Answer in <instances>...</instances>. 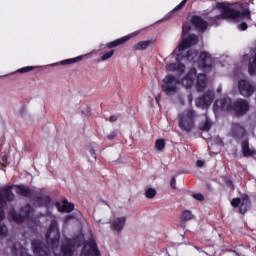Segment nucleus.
<instances>
[{
	"label": "nucleus",
	"mask_w": 256,
	"mask_h": 256,
	"mask_svg": "<svg viewBox=\"0 0 256 256\" xmlns=\"http://www.w3.org/2000/svg\"><path fill=\"white\" fill-rule=\"evenodd\" d=\"M241 8L245 7L241 12L239 10L233 9L229 6H225V3H218V8L222 9L221 14L216 15L214 19L217 21L221 19H232V21H241L242 19H251V10H249V4L242 3L240 5Z\"/></svg>",
	"instance_id": "f257e3e1"
},
{
	"label": "nucleus",
	"mask_w": 256,
	"mask_h": 256,
	"mask_svg": "<svg viewBox=\"0 0 256 256\" xmlns=\"http://www.w3.org/2000/svg\"><path fill=\"white\" fill-rule=\"evenodd\" d=\"M227 103V100L221 99L217 100L215 102V105H220V109L222 111H234L236 117H243V115H247L250 109L249 101L243 99V98H238L234 102L225 105Z\"/></svg>",
	"instance_id": "f03ea898"
},
{
	"label": "nucleus",
	"mask_w": 256,
	"mask_h": 256,
	"mask_svg": "<svg viewBox=\"0 0 256 256\" xmlns=\"http://www.w3.org/2000/svg\"><path fill=\"white\" fill-rule=\"evenodd\" d=\"M196 79V91L198 93H202L205 91V87H207V75L205 74H198L196 68H190L189 72L182 80V84L185 86L186 89H190L193 87Z\"/></svg>",
	"instance_id": "7ed1b4c3"
},
{
	"label": "nucleus",
	"mask_w": 256,
	"mask_h": 256,
	"mask_svg": "<svg viewBox=\"0 0 256 256\" xmlns=\"http://www.w3.org/2000/svg\"><path fill=\"white\" fill-rule=\"evenodd\" d=\"M197 117V112L189 108L185 109L178 114V127L185 131L186 133H191L195 129V119Z\"/></svg>",
	"instance_id": "20e7f679"
},
{
	"label": "nucleus",
	"mask_w": 256,
	"mask_h": 256,
	"mask_svg": "<svg viewBox=\"0 0 256 256\" xmlns=\"http://www.w3.org/2000/svg\"><path fill=\"white\" fill-rule=\"evenodd\" d=\"M45 237L47 245H49L51 249H55L59 243V239H61V234L59 233V223H57V220H51Z\"/></svg>",
	"instance_id": "39448f33"
},
{
	"label": "nucleus",
	"mask_w": 256,
	"mask_h": 256,
	"mask_svg": "<svg viewBox=\"0 0 256 256\" xmlns=\"http://www.w3.org/2000/svg\"><path fill=\"white\" fill-rule=\"evenodd\" d=\"M163 84L161 89L165 95H173L177 93V85H179V80L174 75H167L162 80Z\"/></svg>",
	"instance_id": "423d86ee"
},
{
	"label": "nucleus",
	"mask_w": 256,
	"mask_h": 256,
	"mask_svg": "<svg viewBox=\"0 0 256 256\" xmlns=\"http://www.w3.org/2000/svg\"><path fill=\"white\" fill-rule=\"evenodd\" d=\"M13 189V185H8L0 190V207H7V203H13L15 201Z\"/></svg>",
	"instance_id": "0eeeda50"
},
{
	"label": "nucleus",
	"mask_w": 256,
	"mask_h": 256,
	"mask_svg": "<svg viewBox=\"0 0 256 256\" xmlns=\"http://www.w3.org/2000/svg\"><path fill=\"white\" fill-rule=\"evenodd\" d=\"M238 91L242 97H251L255 93V87L245 79L238 81Z\"/></svg>",
	"instance_id": "6e6552de"
},
{
	"label": "nucleus",
	"mask_w": 256,
	"mask_h": 256,
	"mask_svg": "<svg viewBox=\"0 0 256 256\" xmlns=\"http://www.w3.org/2000/svg\"><path fill=\"white\" fill-rule=\"evenodd\" d=\"M88 249L87 247H84L80 253V256H101V252L99 251V248H97V242L95 239L91 238L88 242Z\"/></svg>",
	"instance_id": "1a4fd4ad"
},
{
	"label": "nucleus",
	"mask_w": 256,
	"mask_h": 256,
	"mask_svg": "<svg viewBox=\"0 0 256 256\" xmlns=\"http://www.w3.org/2000/svg\"><path fill=\"white\" fill-rule=\"evenodd\" d=\"M197 43H199V36L190 34L179 43L177 49L178 51H185V49H189V47H193V45H197Z\"/></svg>",
	"instance_id": "9d476101"
},
{
	"label": "nucleus",
	"mask_w": 256,
	"mask_h": 256,
	"mask_svg": "<svg viewBox=\"0 0 256 256\" xmlns=\"http://www.w3.org/2000/svg\"><path fill=\"white\" fill-rule=\"evenodd\" d=\"M200 67L203 71H211L213 69V57L209 52H201L199 55Z\"/></svg>",
	"instance_id": "9b49d317"
},
{
	"label": "nucleus",
	"mask_w": 256,
	"mask_h": 256,
	"mask_svg": "<svg viewBox=\"0 0 256 256\" xmlns=\"http://www.w3.org/2000/svg\"><path fill=\"white\" fill-rule=\"evenodd\" d=\"M215 99V92L208 90L196 100L197 107H209Z\"/></svg>",
	"instance_id": "f8f14e48"
},
{
	"label": "nucleus",
	"mask_w": 256,
	"mask_h": 256,
	"mask_svg": "<svg viewBox=\"0 0 256 256\" xmlns=\"http://www.w3.org/2000/svg\"><path fill=\"white\" fill-rule=\"evenodd\" d=\"M190 22L193 25V27H195V29L200 33H205V31H207V28L209 27V23L198 15L192 16Z\"/></svg>",
	"instance_id": "ddd939ff"
},
{
	"label": "nucleus",
	"mask_w": 256,
	"mask_h": 256,
	"mask_svg": "<svg viewBox=\"0 0 256 256\" xmlns=\"http://www.w3.org/2000/svg\"><path fill=\"white\" fill-rule=\"evenodd\" d=\"M126 223L127 218L125 216H122L110 221V227L115 233H121V231H123V229L125 228Z\"/></svg>",
	"instance_id": "4468645a"
},
{
	"label": "nucleus",
	"mask_w": 256,
	"mask_h": 256,
	"mask_svg": "<svg viewBox=\"0 0 256 256\" xmlns=\"http://www.w3.org/2000/svg\"><path fill=\"white\" fill-rule=\"evenodd\" d=\"M14 189L16 188L15 192L17 195H19L20 197H27V198H31L32 195H34L35 190L31 189L29 187H26L23 184H13Z\"/></svg>",
	"instance_id": "2eb2a0df"
},
{
	"label": "nucleus",
	"mask_w": 256,
	"mask_h": 256,
	"mask_svg": "<svg viewBox=\"0 0 256 256\" xmlns=\"http://www.w3.org/2000/svg\"><path fill=\"white\" fill-rule=\"evenodd\" d=\"M55 207L59 211V213H71L75 209V204L69 203L67 200L63 201V204L60 202L55 203Z\"/></svg>",
	"instance_id": "dca6fc26"
},
{
	"label": "nucleus",
	"mask_w": 256,
	"mask_h": 256,
	"mask_svg": "<svg viewBox=\"0 0 256 256\" xmlns=\"http://www.w3.org/2000/svg\"><path fill=\"white\" fill-rule=\"evenodd\" d=\"M129 39H131V35H127L122 38H118L116 40L106 43V47H107V49H115V47H119L120 45L127 43V41H129Z\"/></svg>",
	"instance_id": "f3484780"
},
{
	"label": "nucleus",
	"mask_w": 256,
	"mask_h": 256,
	"mask_svg": "<svg viewBox=\"0 0 256 256\" xmlns=\"http://www.w3.org/2000/svg\"><path fill=\"white\" fill-rule=\"evenodd\" d=\"M74 249H75V244H73V242H71V240H68L66 242V244H63L61 246V253L63 256H73Z\"/></svg>",
	"instance_id": "a211bd4d"
},
{
	"label": "nucleus",
	"mask_w": 256,
	"mask_h": 256,
	"mask_svg": "<svg viewBox=\"0 0 256 256\" xmlns=\"http://www.w3.org/2000/svg\"><path fill=\"white\" fill-rule=\"evenodd\" d=\"M249 205H251V200H249V195L244 194L240 199L239 212L242 215H245V213H247V209H249Z\"/></svg>",
	"instance_id": "6ab92c4d"
},
{
	"label": "nucleus",
	"mask_w": 256,
	"mask_h": 256,
	"mask_svg": "<svg viewBox=\"0 0 256 256\" xmlns=\"http://www.w3.org/2000/svg\"><path fill=\"white\" fill-rule=\"evenodd\" d=\"M35 203L39 207H49L51 205V197L42 195L35 198Z\"/></svg>",
	"instance_id": "aec40b11"
},
{
	"label": "nucleus",
	"mask_w": 256,
	"mask_h": 256,
	"mask_svg": "<svg viewBox=\"0 0 256 256\" xmlns=\"http://www.w3.org/2000/svg\"><path fill=\"white\" fill-rule=\"evenodd\" d=\"M9 216L11 217L14 223H18V224L25 223V220H26L25 216H23V214L18 213L15 210H11L9 212Z\"/></svg>",
	"instance_id": "412c9836"
},
{
	"label": "nucleus",
	"mask_w": 256,
	"mask_h": 256,
	"mask_svg": "<svg viewBox=\"0 0 256 256\" xmlns=\"http://www.w3.org/2000/svg\"><path fill=\"white\" fill-rule=\"evenodd\" d=\"M153 43L151 40L140 41L133 46V51H145Z\"/></svg>",
	"instance_id": "4be33fe9"
},
{
	"label": "nucleus",
	"mask_w": 256,
	"mask_h": 256,
	"mask_svg": "<svg viewBox=\"0 0 256 256\" xmlns=\"http://www.w3.org/2000/svg\"><path fill=\"white\" fill-rule=\"evenodd\" d=\"M241 145H242V153L244 157H251L254 154L253 150L249 148V141L244 140L242 141Z\"/></svg>",
	"instance_id": "5701e85b"
},
{
	"label": "nucleus",
	"mask_w": 256,
	"mask_h": 256,
	"mask_svg": "<svg viewBox=\"0 0 256 256\" xmlns=\"http://www.w3.org/2000/svg\"><path fill=\"white\" fill-rule=\"evenodd\" d=\"M85 56L81 55V56H77L75 58H69L66 60H62L60 62V65H73V63H79V61H83Z\"/></svg>",
	"instance_id": "b1692460"
},
{
	"label": "nucleus",
	"mask_w": 256,
	"mask_h": 256,
	"mask_svg": "<svg viewBox=\"0 0 256 256\" xmlns=\"http://www.w3.org/2000/svg\"><path fill=\"white\" fill-rule=\"evenodd\" d=\"M180 219L182 223H187V221H191L193 219V213L190 210H184L181 213Z\"/></svg>",
	"instance_id": "393cba45"
},
{
	"label": "nucleus",
	"mask_w": 256,
	"mask_h": 256,
	"mask_svg": "<svg viewBox=\"0 0 256 256\" xmlns=\"http://www.w3.org/2000/svg\"><path fill=\"white\" fill-rule=\"evenodd\" d=\"M32 211L33 207H31V204H26V206L22 207L20 210L22 216L25 217V219H28Z\"/></svg>",
	"instance_id": "a878e982"
},
{
	"label": "nucleus",
	"mask_w": 256,
	"mask_h": 256,
	"mask_svg": "<svg viewBox=\"0 0 256 256\" xmlns=\"http://www.w3.org/2000/svg\"><path fill=\"white\" fill-rule=\"evenodd\" d=\"M248 73L250 75H255L256 73V53L253 58V62H250L248 65Z\"/></svg>",
	"instance_id": "bb28decb"
},
{
	"label": "nucleus",
	"mask_w": 256,
	"mask_h": 256,
	"mask_svg": "<svg viewBox=\"0 0 256 256\" xmlns=\"http://www.w3.org/2000/svg\"><path fill=\"white\" fill-rule=\"evenodd\" d=\"M157 195V190L155 188H148L145 191V197L146 199H153Z\"/></svg>",
	"instance_id": "cd10ccee"
},
{
	"label": "nucleus",
	"mask_w": 256,
	"mask_h": 256,
	"mask_svg": "<svg viewBox=\"0 0 256 256\" xmlns=\"http://www.w3.org/2000/svg\"><path fill=\"white\" fill-rule=\"evenodd\" d=\"M115 55V50H110L108 52H103L101 56V61H107L108 59H111Z\"/></svg>",
	"instance_id": "c85d7f7f"
},
{
	"label": "nucleus",
	"mask_w": 256,
	"mask_h": 256,
	"mask_svg": "<svg viewBox=\"0 0 256 256\" xmlns=\"http://www.w3.org/2000/svg\"><path fill=\"white\" fill-rule=\"evenodd\" d=\"M155 147L157 151H163V149H165V140L164 139L156 140Z\"/></svg>",
	"instance_id": "c756f323"
},
{
	"label": "nucleus",
	"mask_w": 256,
	"mask_h": 256,
	"mask_svg": "<svg viewBox=\"0 0 256 256\" xmlns=\"http://www.w3.org/2000/svg\"><path fill=\"white\" fill-rule=\"evenodd\" d=\"M9 233L7 226L5 224H0V238L4 239Z\"/></svg>",
	"instance_id": "7c9ffc66"
},
{
	"label": "nucleus",
	"mask_w": 256,
	"mask_h": 256,
	"mask_svg": "<svg viewBox=\"0 0 256 256\" xmlns=\"http://www.w3.org/2000/svg\"><path fill=\"white\" fill-rule=\"evenodd\" d=\"M35 69L34 66H26L17 70V73H29Z\"/></svg>",
	"instance_id": "2f4dec72"
},
{
	"label": "nucleus",
	"mask_w": 256,
	"mask_h": 256,
	"mask_svg": "<svg viewBox=\"0 0 256 256\" xmlns=\"http://www.w3.org/2000/svg\"><path fill=\"white\" fill-rule=\"evenodd\" d=\"M187 5V0H183L179 5H177L171 13H175V11H180V9H183Z\"/></svg>",
	"instance_id": "473e14b6"
},
{
	"label": "nucleus",
	"mask_w": 256,
	"mask_h": 256,
	"mask_svg": "<svg viewBox=\"0 0 256 256\" xmlns=\"http://www.w3.org/2000/svg\"><path fill=\"white\" fill-rule=\"evenodd\" d=\"M189 31H191V25L185 23L182 26V35L185 37V35H187V33H189Z\"/></svg>",
	"instance_id": "72a5a7b5"
},
{
	"label": "nucleus",
	"mask_w": 256,
	"mask_h": 256,
	"mask_svg": "<svg viewBox=\"0 0 256 256\" xmlns=\"http://www.w3.org/2000/svg\"><path fill=\"white\" fill-rule=\"evenodd\" d=\"M201 131H210L211 130V122L206 120V122L200 127Z\"/></svg>",
	"instance_id": "f704fd0d"
},
{
	"label": "nucleus",
	"mask_w": 256,
	"mask_h": 256,
	"mask_svg": "<svg viewBox=\"0 0 256 256\" xmlns=\"http://www.w3.org/2000/svg\"><path fill=\"white\" fill-rule=\"evenodd\" d=\"M106 139H108V141H113V139H117V130H113L112 132H110V134L106 136Z\"/></svg>",
	"instance_id": "c9c22d12"
},
{
	"label": "nucleus",
	"mask_w": 256,
	"mask_h": 256,
	"mask_svg": "<svg viewBox=\"0 0 256 256\" xmlns=\"http://www.w3.org/2000/svg\"><path fill=\"white\" fill-rule=\"evenodd\" d=\"M231 205L232 207H235V208L239 207V205H241V198L232 199Z\"/></svg>",
	"instance_id": "e433bc0d"
},
{
	"label": "nucleus",
	"mask_w": 256,
	"mask_h": 256,
	"mask_svg": "<svg viewBox=\"0 0 256 256\" xmlns=\"http://www.w3.org/2000/svg\"><path fill=\"white\" fill-rule=\"evenodd\" d=\"M177 69H178V66L175 63H171L167 65V71H177Z\"/></svg>",
	"instance_id": "4c0bfd02"
},
{
	"label": "nucleus",
	"mask_w": 256,
	"mask_h": 256,
	"mask_svg": "<svg viewBox=\"0 0 256 256\" xmlns=\"http://www.w3.org/2000/svg\"><path fill=\"white\" fill-rule=\"evenodd\" d=\"M193 197L196 201H205V196H203V194H194Z\"/></svg>",
	"instance_id": "58836bf2"
},
{
	"label": "nucleus",
	"mask_w": 256,
	"mask_h": 256,
	"mask_svg": "<svg viewBox=\"0 0 256 256\" xmlns=\"http://www.w3.org/2000/svg\"><path fill=\"white\" fill-rule=\"evenodd\" d=\"M170 186L172 189H177V180L175 179V177L171 178Z\"/></svg>",
	"instance_id": "ea45409f"
},
{
	"label": "nucleus",
	"mask_w": 256,
	"mask_h": 256,
	"mask_svg": "<svg viewBox=\"0 0 256 256\" xmlns=\"http://www.w3.org/2000/svg\"><path fill=\"white\" fill-rule=\"evenodd\" d=\"M5 219V207H0V221Z\"/></svg>",
	"instance_id": "a19ab883"
},
{
	"label": "nucleus",
	"mask_w": 256,
	"mask_h": 256,
	"mask_svg": "<svg viewBox=\"0 0 256 256\" xmlns=\"http://www.w3.org/2000/svg\"><path fill=\"white\" fill-rule=\"evenodd\" d=\"M248 27H249V26L247 25L246 22H242V23L240 24V29H241V31H247Z\"/></svg>",
	"instance_id": "79ce46f5"
},
{
	"label": "nucleus",
	"mask_w": 256,
	"mask_h": 256,
	"mask_svg": "<svg viewBox=\"0 0 256 256\" xmlns=\"http://www.w3.org/2000/svg\"><path fill=\"white\" fill-rule=\"evenodd\" d=\"M117 119H118L117 116L112 115L109 117L108 121H110V123H115V121H117Z\"/></svg>",
	"instance_id": "37998d69"
},
{
	"label": "nucleus",
	"mask_w": 256,
	"mask_h": 256,
	"mask_svg": "<svg viewBox=\"0 0 256 256\" xmlns=\"http://www.w3.org/2000/svg\"><path fill=\"white\" fill-rule=\"evenodd\" d=\"M89 153H90V155L92 156V157H94V159H97V154L95 153V149H90L89 150Z\"/></svg>",
	"instance_id": "c03bdc74"
},
{
	"label": "nucleus",
	"mask_w": 256,
	"mask_h": 256,
	"mask_svg": "<svg viewBox=\"0 0 256 256\" xmlns=\"http://www.w3.org/2000/svg\"><path fill=\"white\" fill-rule=\"evenodd\" d=\"M225 184H226L227 187H233V180L228 179V180L225 181Z\"/></svg>",
	"instance_id": "a18cd8bd"
},
{
	"label": "nucleus",
	"mask_w": 256,
	"mask_h": 256,
	"mask_svg": "<svg viewBox=\"0 0 256 256\" xmlns=\"http://www.w3.org/2000/svg\"><path fill=\"white\" fill-rule=\"evenodd\" d=\"M196 165H197V167H203V165H205V163L201 160H197Z\"/></svg>",
	"instance_id": "49530a36"
},
{
	"label": "nucleus",
	"mask_w": 256,
	"mask_h": 256,
	"mask_svg": "<svg viewBox=\"0 0 256 256\" xmlns=\"http://www.w3.org/2000/svg\"><path fill=\"white\" fill-rule=\"evenodd\" d=\"M160 101H161V94H158V95L156 96V103L159 104Z\"/></svg>",
	"instance_id": "de8ad7c7"
},
{
	"label": "nucleus",
	"mask_w": 256,
	"mask_h": 256,
	"mask_svg": "<svg viewBox=\"0 0 256 256\" xmlns=\"http://www.w3.org/2000/svg\"><path fill=\"white\" fill-rule=\"evenodd\" d=\"M2 161H3V163H7V156H3Z\"/></svg>",
	"instance_id": "09e8293b"
},
{
	"label": "nucleus",
	"mask_w": 256,
	"mask_h": 256,
	"mask_svg": "<svg viewBox=\"0 0 256 256\" xmlns=\"http://www.w3.org/2000/svg\"><path fill=\"white\" fill-rule=\"evenodd\" d=\"M187 57H191V50H189L188 52H187V55H186Z\"/></svg>",
	"instance_id": "8fccbe9b"
},
{
	"label": "nucleus",
	"mask_w": 256,
	"mask_h": 256,
	"mask_svg": "<svg viewBox=\"0 0 256 256\" xmlns=\"http://www.w3.org/2000/svg\"><path fill=\"white\" fill-rule=\"evenodd\" d=\"M67 221H69V219H73V216H71V215H69V216H67Z\"/></svg>",
	"instance_id": "3c124183"
}]
</instances>
